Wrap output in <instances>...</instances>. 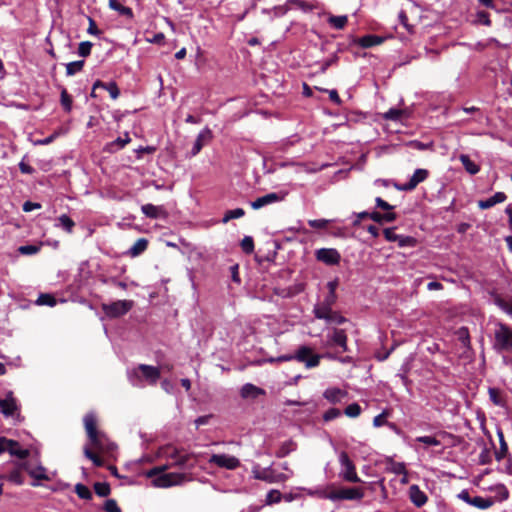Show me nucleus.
Returning <instances> with one entry per match:
<instances>
[{
	"label": "nucleus",
	"instance_id": "f257e3e1",
	"mask_svg": "<svg viewBox=\"0 0 512 512\" xmlns=\"http://www.w3.org/2000/svg\"><path fill=\"white\" fill-rule=\"evenodd\" d=\"M84 428L90 446L101 453H112L117 445L107 435L97 429V417L95 413L89 412L83 418Z\"/></svg>",
	"mask_w": 512,
	"mask_h": 512
},
{
	"label": "nucleus",
	"instance_id": "f03ea898",
	"mask_svg": "<svg viewBox=\"0 0 512 512\" xmlns=\"http://www.w3.org/2000/svg\"><path fill=\"white\" fill-rule=\"evenodd\" d=\"M160 369L147 364H139L127 371L129 382L134 387H143L145 380L149 385H156L160 379Z\"/></svg>",
	"mask_w": 512,
	"mask_h": 512
},
{
	"label": "nucleus",
	"instance_id": "7ed1b4c3",
	"mask_svg": "<svg viewBox=\"0 0 512 512\" xmlns=\"http://www.w3.org/2000/svg\"><path fill=\"white\" fill-rule=\"evenodd\" d=\"M494 350L512 351V328L505 323L497 322L494 330Z\"/></svg>",
	"mask_w": 512,
	"mask_h": 512
},
{
	"label": "nucleus",
	"instance_id": "20e7f679",
	"mask_svg": "<svg viewBox=\"0 0 512 512\" xmlns=\"http://www.w3.org/2000/svg\"><path fill=\"white\" fill-rule=\"evenodd\" d=\"M253 477L270 484L283 483L290 478V475L277 471L273 466L261 468L256 464L252 468Z\"/></svg>",
	"mask_w": 512,
	"mask_h": 512
},
{
	"label": "nucleus",
	"instance_id": "39448f33",
	"mask_svg": "<svg viewBox=\"0 0 512 512\" xmlns=\"http://www.w3.org/2000/svg\"><path fill=\"white\" fill-rule=\"evenodd\" d=\"M134 306L132 300H117L112 303L102 304L101 308L109 318H118L127 314Z\"/></svg>",
	"mask_w": 512,
	"mask_h": 512
},
{
	"label": "nucleus",
	"instance_id": "423d86ee",
	"mask_svg": "<svg viewBox=\"0 0 512 512\" xmlns=\"http://www.w3.org/2000/svg\"><path fill=\"white\" fill-rule=\"evenodd\" d=\"M339 462L341 465V471L339 473V476L344 481L351 483L361 482V479L357 475L356 467L346 452H341V454L339 455Z\"/></svg>",
	"mask_w": 512,
	"mask_h": 512
},
{
	"label": "nucleus",
	"instance_id": "0eeeda50",
	"mask_svg": "<svg viewBox=\"0 0 512 512\" xmlns=\"http://www.w3.org/2000/svg\"><path fill=\"white\" fill-rule=\"evenodd\" d=\"M159 454L161 457L172 460V462L168 464L170 467H184L190 459V455L181 454L180 451L172 445L162 447Z\"/></svg>",
	"mask_w": 512,
	"mask_h": 512
},
{
	"label": "nucleus",
	"instance_id": "6e6552de",
	"mask_svg": "<svg viewBox=\"0 0 512 512\" xmlns=\"http://www.w3.org/2000/svg\"><path fill=\"white\" fill-rule=\"evenodd\" d=\"M326 346L334 347L338 346L341 352L348 351V337L344 329L332 328L326 335Z\"/></svg>",
	"mask_w": 512,
	"mask_h": 512
},
{
	"label": "nucleus",
	"instance_id": "1a4fd4ad",
	"mask_svg": "<svg viewBox=\"0 0 512 512\" xmlns=\"http://www.w3.org/2000/svg\"><path fill=\"white\" fill-rule=\"evenodd\" d=\"M293 357H295V360L298 362L304 363L306 368L317 367L321 359L320 355L313 354L312 349L306 345L300 346L295 354H293Z\"/></svg>",
	"mask_w": 512,
	"mask_h": 512
},
{
	"label": "nucleus",
	"instance_id": "9d476101",
	"mask_svg": "<svg viewBox=\"0 0 512 512\" xmlns=\"http://www.w3.org/2000/svg\"><path fill=\"white\" fill-rule=\"evenodd\" d=\"M326 497L332 501L360 500L364 497V491L362 488L358 487L341 488L337 491L329 493Z\"/></svg>",
	"mask_w": 512,
	"mask_h": 512
},
{
	"label": "nucleus",
	"instance_id": "9b49d317",
	"mask_svg": "<svg viewBox=\"0 0 512 512\" xmlns=\"http://www.w3.org/2000/svg\"><path fill=\"white\" fill-rule=\"evenodd\" d=\"M395 227L385 228L383 231V235L385 239L389 242H397L398 247H415L417 245V240L412 236L400 235L395 232Z\"/></svg>",
	"mask_w": 512,
	"mask_h": 512
},
{
	"label": "nucleus",
	"instance_id": "f8f14e48",
	"mask_svg": "<svg viewBox=\"0 0 512 512\" xmlns=\"http://www.w3.org/2000/svg\"><path fill=\"white\" fill-rule=\"evenodd\" d=\"M428 175V170L418 168L414 171L408 182L404 184L393 183V186L399 191H412L418 186V184L425 181Z\"/></svg>",
	"mask_w": 512,
	"mask_h": 512
},
{
	"label": "nucleus",
	"instance_id": "ddd939ff",
	"mask_svg": "<svg viewBox=\"0 0 512 512\" xmlns=\"http://www.w3.org/2000/svg\"><path fill=\"white\" fill-rule=\"evenodd\" d=\"M208 463L228 470H235L240 466V460L237 457L228 454H213L209 458Z\"/></svg>",
	"mask_w": 512,
	"mask_h": 512
},
{
	"label": "nucleus",
	"instance_id": "4468645a",
	"mask_svg": "<svg viewBox=\"0 0 512 512\" xmlns=\"http://www.w3.org/2000/svg\"><path fill=\"white\" fill-rule=\"evenodd\" d=\"M315 258L329 266L338 265L341 261V254L335 248H320L315 251Z\"/></svg>",
	"mask_w": 512,
	"mask_h": 512
},
{
	"label": "nucleus",
	"instance_id": "2eb2a0df",
	"mask_svg": "<svg viewBox=\"0 0 512 512\" xmlns=\"http://www.w3.org/2000/svg\"><path fill=\"white\" fill-rule=\"evenodd\" d=\"M0 410L5 417H14L19 411V405L13 392L9 391L3 400H0Z\"/></svg>",
	"mask_w": 512,
	"mask_h": 512
},
{
	"label": "nucleus",
	"instance_id": "dca6fc26",
	"mask_svg": "<svg viewBox=\"0 0 512 512\" xmlns=\"http://www.w3.org/2000/svg\"><path fill=\"white\" fill-rule=\"evenodd\" d=\"M185 476L181 473H166L162 474L154 480V484L157 487H170L182 483Z\"/></svg>",
	"mask_w": 512,
	"mask_h": 512
},
{
	"label": "nucleus",
	"instance_id": "f3484780",
	"mask_svg": "<svg viewBox=\"0 0 512 512\" xmlns=\"http://www.w3.org/2000/svg\"><path fill=\"white\" fill-rule=\"evenodd\" d=\"M284 197H285L284 193H276V192L268 193L264 196L257 198L256 200L252 201L251 207L254 210H257L264 206H267V205H270V204H273L276 202H280L284 199Z\"/></svg>",
	"mask_w": 512,
	"mask_h": 512
},
{
	"label": "nucleus",
	"instance_id": "a211bd4d",
	"mask_svg": "<svg viewBox=\"0 0 512 512\" xmlns=\"http://www.w3.org/2000/svg\"><path fill=\"white\" fill-rule=\"evenodd\" d=\"M212 131L210 128L205 127L202 129L199 134L197 135V138L193 144V147L191 149V156H196L204 145L209 143L212 140Z\"/></svg>",
	"mask_w": 512,
	"mask_h": 512
},
{
	"label": "nucleus",
	"instance_id": "6ab92c4d",
	"mask_svg": "<svg viewBox=\"0 0 512 512\" xmlns=\"http://www.w3.org/2000/svg\"><path fill=\"white\" fill-rule=\"evenodd\" d=\"M266 394V391L252 383L244 384L240 389V396L243 399H256Z\"/></svg>",
	"mask_w": 512,
	"mask_h": 512
},
{
	"label": "nucleus",
	"instance_id": "aec40b11",
	"mask_svg": "<svg viewBox=\"0 0 512 512\" xmlns=\"http://www.w3.org/2000/svg\"><path fill=\"white\" fill-rule=\"evenodd\" d=\"M346 396L347 391L337 387L327 388L323 393V397L331 404L340 403Z\"/></svg>",
	"mask_w": 512,
	"mask_h": 512
},
{
	"label": "nucleus",
	"instance_id": "412c9836",
	"mask_svg": "<svg viewBox=\"0 0 512 512\" xmlns=\"http://www.w3.org/2000/svg\"><path fill=\"white\" fill-rule=\"evenodd\" d=\"M409 498L411 502L417 507L423 506L428 499L426 494L418 487V485L410 486Z\"/></svg>",
	"mask_w": 512,
	"mask_h": 512
},
{
	"label": "nucleus",
	"instance_id": "4be33fe9",
	"mask_svg": "<svg viewBox=\"0 0 512 512\" xmlns=\"http://www.w3.org/2000/svg\"><path fill=\"white\" fill-rule=\"evenodd\" d=\"M506 199L507 195L504 192H496L488 199L478 201V207L480 209H489L498 203L504 202Z\"/></svg>",
	"mask_w": 512,
	"mask_h": 512
},
{
	"label": "nucleus",
	"instance_id": "5701e85b",
	"mask_svg": "<svg viewBox=\"0 0 512 512\" xmlns=\"http://www.w3.org/2000/svg\"><path fill=\"white\" fill-rule=\"evenodd\" d=\"M383 42V38L377 35H365L361 38L354 40V43L359 45L362 48H370L376 45H379Z\"/></svg>",
	"mask_w": 512,
	"mask_h": 512
},
{
	"label": "nucleus",
	"instance_id": "b1692460",
	"mask_svg": "<svg viewBox=\"0 0 512 512\" xmlns=\"http://www.w3.org/2000/svg\"><path fill=\"white\" fill-rule=\"evenodd\" d=\"M98 88H102L106 91L109 92L110 96L112 99H117L120 95V90L118 88V85L116 82L114 81H111L109 83H104L100 80H97L95 83H94V90L98 89Z\"/></svg>",
	"mask_w": 512,
	"mask_h": 512
},
{
	"label": "nucleus",
	"instance_id": "393cba45",
	"mask_svg": "<svg viewBox=\"0 0 512 512\" xmlns=\"http://www.w3.org/2000/svg\"><path fill=\"white\" fill-rule=\"evenodd\" d=\"M332 311V306L324 304L323 302L316 304L313 308L315 318L325 321L332 313Z\"/></svg>",
	"mask_w": 512,
	"mask_h": 512
},
{
	"label": "nucleus",
	"instance_id": "a878e982",
	"mask_svg": "<svg viewBox=\"0 0 512 512\" xmlns=\"http://www.w3.org/2000/svg\"><path fill=\"white\" fill-rule=\"evenodd\" d=\"M297 444L293 440H287L283 442L275 453L277 458H284L291 452L295 451Z\"/></svg>",
	"mask_w": 512,
	"mask_h": 512
},
{
	"label": "nucleus",
	"instance_id": "bb28decb",
	"mask_svg": "<svg viewBox=\"0 0 512 512\" xmlns=\"http://www.w3.org/2000/svg\"><path fill=\"white\" fill-rule=\"evenodd\" d=\"M459 160L469 174L475 175L480 171L479 165L472 161L468 155L461 154Z\"/></svg>",
	"mask_w": 512,
	"mask_h": 512
},
{
	"label": "nucleus",
	"instance_id": "cd10ccee",
	"mask_svg": "<svg viewBox=\"0 0 512 512\" xmlns=\"http://www.w3.org/2000/svg\"><path fill=\"white\" fill-rule=\"evenodd\" d=\"M148 246V241L145 238H139L128 250V254L132 257L139 256L142 254Z\"/></svg>",
	"mask_w": 512,
	"mask_h": 512
},
{
	"label": "nucleus",
	"instance_id": "c85d7f7f",
	"mask_svg": "<svg viewBox=\"0 0 512 512\" xmlns=\"http://www.w3.org/2000/svg\"><path fill=\"white\" fill-rule=\"evenodd\" d=\"M370 218L377 223H389L396 220L397 216L394 212L387 211L386 213L372 212Z\"/></svg>",
	"mask_w": 512,
	"mask_h": 512
},
{
	"label": "nucleus",
	"instance_id": "c756f323",
	"mask_svg": "<svg viewBox=\"0 0 512 512\" xmlns=\"http://www.w3.org/2000/svg\"><path fill=\"white\" fill-rule=\"evenodd\" d=\"M141 211L146 217L151 218V219H157L161 215L162 208L148 203V204L142 205Z\"/></svg>",
	"mask_w": 512,
	"mask_h": 512
},
{
	"label": "nucleus",
	"instance_id": "7c9ffc66",
	"mask_svg": "<svg viewBox=\"0 0 512 512\" xmlns=\"http://www.w3.org/2000/svg\"><path fill=\"white\" fill-rule=\"evenodd\" d=\"M494 504V500L491 497H481V496H475L472 499L471 506H474L478 509L485 510L490 508Z\"/></svg>",
	"mask_w": 512,
	"mask_h": 512
},
{
	"label": "nucleus",
	"instance_id": "2f4dec72",
	"mask_svg": "<svg viewBox=\"0 0 512 512\" xmlns=\"http://www.w3.org/2000/svg\"><path fill=\"white\" fill-rule=\"evenodd\" d=\"M109 7L115 11H118L123 16H127L128 18L133 17L132 9L122 5L118 0H109Z\"/></svg>",
	"mask_w": 512,
	"mask_h": 512
},
{
	"label": "nucleus",
	"instance_id": "473e14b6",
	"mask_svg": "<svg viewBox=\"0 0 512 512\" xmlns=\"http://www.w3.org/2000/svg\"><path fill=\"white\" fill-rule=\"evenodd\" d=\"M498 437H499V444H500V447H499V450H497L495 452V458L497 461H501L504 459V457L506 456V454L508 453V445L504 439V435H503V432L502 431H498Z\"/></svg>",
	"mask_w": 512,
	"mask_h": 512
},
{
	"label": "nucleus",
	"instance_id": "72a5a7b5",
	"mask_svg": "<svg viewBox=\"0 0 512 512\" xmlns=\"http://www.w3.org/2000/svg\"><path fill=\"white\" fill-rule=\"evenodd\" d=\"M348 22V17L346 15L340 16H330L328 18V23L335 29L341 30L343 29Z\"/></svg>",
	"mask_w": 512,
	"mask_h": 512
},
{
	"label": "nucleus",
	"instance_id": "f704fd0d",
	"mask_svg": "<svg viewBox=\"0 0 512 512\" xmlns=\"http://www.w3.org/2000/svg\"><path fill=\"white\" fill-rule=\"evenodd\" d=\"M494 303L506 314L512 317V298L507 301L500 296L494 298Z\"/></svg>",
	"mask_w": 512,
	"mask_h": 512
},
{
	"label": "nucleus",
	"instance_id": "c9c22d12",
	"mask_svg": "<svg viewBox=\"0 0 512 512\" xmlns=\"http://www.w3.org/2000/svg\"><path fill=\"white\" fill-rule=\"evenodd\" d=\"M58 224L56 226L61 227L63 230H65L68 233H71L75 222L67 215L63 214L58 218Z\"/></svg>",
	"mask_w": 512,
	"mask_h": 512
},
{
	"label": "nucleus",
	"instance_id": "e433bc0d",
	"mask_svg": "<svg viewBox=\"0 0 512 512\" xmlns=\"http://www.w3.org/2000/svg\"><path fill=\"white\" fill-rule=\"evenodd\" d=\"M60 103H61L63 109L66 112H68V113L71 112L72 104H73V99H72L71 95L67 92V90L65 88H63L61 90Z\"/></svg>",
	"mask_w": 512,
	"mask_h": 512
},
{
	"label": "nucleus",
	"instance_id": "4c0bfd02",
	"mask_svg": "<svg viewBox=\"0 0 512 512\" xmlns=\"http://www.w3.org/2000/svg\"><path fill=\"white\" fill-rule=\"evenodd\" d=\"M85 457H87L89 460L93 462V464L97 467L103 466V460L92 451L91 447L89 445H86L83 449Z\"/></svg>",
	"mask_w": 512,
	"mask_h": 512
},
{
	"label": "nucleus",
	"instance_id": "58836bf2",
	"mask_svg": "<svg viewBox=\"0 0 512 512\" xmlns=\"http://www.w3.org/2000/svg\"><path fill=\"white\" fill-rule=\"evenodd\" d=\"M27 471L28 474L36 480H49V477L46 474V469L41 465L34 469H27Z\"/></svg>",
	"mask_w": 512,
	"mask_h": 512
},
{
	"label": "nucleus",
	"instance_id": "ea45409f",
	"mask_svg": "<svg viewBox=\"0 0 512 512\" xmlns=\"http://www.w3.org/2000/svg\"><path fill=\"white\" fill-rule=\"evenodd\" d=\"M84 67V61L78 60L73 61L68 64H66V74L67 76H73L76 73L80 72Z\"/></svg>",
	"mask_w": 512,
	"mask_h": 512
},
{
	"label": "nucleus",
	"instance_id": "a19ab883",
	"mask_svg": "<svg viewBox=\"0 0 512 512\" xmlns=\"http://www.w3.org/2000/svg\"><path fill=\"white\" fill-rule=\"evenodd\" d=\"M7 452H9L12 456H16L20 459H25L29 455V451L27 449H22L17 441L16 445H11Z\"/></svg>",
	"mask_w": 512,
	"mask_h": 512
},
{
	"label": "nucleus",
	"instance_id": "79ce46f5",
	"mask_svg": "<svg viewBox=\"0 0 512 512\" xmlns=\"http://www.w3.org/2000/svg\"><path fill=\"white\" fill-rule=\"evenodd\" d=\"M95 493L100 497H107L110 494V485L107 482H96L94 484Z\"/></svg>",
	"mask_w": 512,
	"mask_h": 512
},
{
	"label": "nucleus",
	"instance_id": "37998d69",
	"mask_svg": "<svg viewBox=\"0 0 512 512\" xmlns=\"http://www.w3.org/2000/svg\"><path fill=\"white\" fill-rule=\"evenodd\" d=\"M361 412L362 409L360 405L356 402L349 404L344 410V414L350 418H357L361 414Z\"/></svg>",
	"mask_w": 512,
	"mask_h": 512
},
{
	"label": "nucleus",
	"instance_id": "c03bdc74",
	"mask_svg": "<svg viewBox=\"0 0 512 512\" xmlns=\"http://www.w3.org/2000/svg\"><path fill=\"white\" fill-rule=\"evenodd\" d=\"M7 480L16 485H22L24 483V477L19 468H15L14 470H12L8 474Z\"/></svg>",
	"mask_w": 512,
	"mask_h": 512
},
{
	"label": "nucleus",
	"instance_id": "a18cd8bd",
	"mask_svg": "<svg viewBox=\"0 0 512 512\" xmlns=\"http://www.w3.org/2000/svg\"><path fill=\"white\" fill-rule=\"evenodd\" d=\"M245 214V211L242 209V208H236V209H233V210H228L223 219H222V222L223 223H227L229 222L230 220L232 219H238V218H241L242 216H244Z\"/></svg>",
	"mask_w": 512,
	"mask_h": 512
},
{
	"label": "nucleus",
	"instance_id": "49530a36",
	"mask_svg": "<svg viewBox=\"0 0 512 512\" xmlns=\"http://www.w3.org/2000/svg\"><path fill=\"white\" fill-rule=\"evenodd\" d=\"M281 500H282L281 492L279 490L272 489L267 493L265 503L267 505H272V504L279 503Z\"/></svg>",
	"mask_w": 512,
	"mask_h": 512
},
{
	"label": "nucleus",
	"instance_id": "de8ad7c7",
	"mask_svg": "<svg viewBox=\"0 0 512 512\" xmlns=\"http://www.w3.org/2000/svg\"><path fill=\"white\" fill-rule=\"evenodd\" d=\"M75 492L78 495V497L81 499L90 500L92 498L91 491L84 484H81V483L76 484Z\"/></svg>",
	"mask_w": 512,
	"mask_h": 512
},
{
	"label": "nucleus",
	"instance_id": "09e8293b",
	"mask_svg": "<svg viewBox=\"0 0 512 512\" xmlns=\"http://www.w3.org/2000/svg\"><path fill=\"white\" fill-rule=\"evenodd\" d=\"M130 141H131V138L129 137V134L125 133V137L124 138L118 137L116 140H114L113 142H111L109 144L110 151H114V147H116L117 149H122L128 143H130Z\"/></svg>",
	"mask_w": 512,
	"mask_h": 512
},
{
	"label": "nucleus",
	"instance_id": "8fccbe9b",
	"mask_svg": "<svg viewBox=\"0 0 512 512\" xmlns=\"http://www.w3.org/2000/svg\"><path fill=\"white\" fill-rule=\"evenodd\" d=\"M36 303L38 305H47L53 307L54 305H56V299L51 294L42 293L39 295L38 299L36 300Z\"/></svg>",
	"mask_w": 512,
	"mask_h": 512
},
{
	"label": "nucleus",
	"instance_id": "3c124183",
	"mask_svg": "<svg viewBox=\"0 0 512 512\" xmlns=\"http://www.w3.org/2000/svg\"><path fill=\"white\" fill-rule=\"evenodd\" d=\"M458 340L462 343V345L466 348L470 347V336L468 328L461 327L457 331Z\"/></svg>",
	"mask_w": 512,
	"mask_h": 512
},
{
	"label": "nucleus",
	"instance_id": "603ef678",
	"mask_svg": "<svg viewBox=\"0 0 512 512\" xmlns=\"http://www.w3.org/2000/svg\"><path fill=\"white\" fill-rule=\"evenodd\" d=\"M328 324L341 325L347 322V318L342 316L338 311H332L329 317L326 319Z\"/></svg>",
	"mask_w": 512,
	"mask_h": 512
},
{
	"label": "nucleus",
	"instance_id": "864d4df0",
	"mask_svg": "<svg viewBox=\"0 0 512 512\" xmlns=\"http://www.w3.org/2000/svg\"><path fill=\"white\" fill-rule=\"evenodd\" d=\"M241 249L246 254H251L254 251V240L251 236H245L241 243H240Z\"/></svg>",
	"mask_w": 512,
	"mask_h": 512
},
{
	"label": "nucleus",
	"instance_id": "5fc2aeb1",
	"mask_svg": "<svg viewBox=\"0 0 512 512\" xmlns=\"http://www.w3.org/2000/svg\"><path fill=\"white\" fill-rule=\"evenodd\" d=\"M67 132V129H63V128H60L56 131H54L51 135H49L48 137L42 139V140H38L37 143L40 144V145H48L50 143H52L56 138H58L60 135H63Z\"/></svg>",
	"mask_w": 512,
	"mask_h": 512
},
{
	"label": "nucleus",
	"instance_id": "6e6d98bb",
	"mask_svg": "<svg viewBox=\"0 0 512 512\" xmlns=\"http://www.w3.org/2000/svg\"><path fill=\"white\" fill-rule=\"evenodd\" d=\"M93 44L90 41H83L79 44L78 54L81 57H87L91 54Z\"/></svg>",
	"mask_w": 512,
	"mask_h": 512
},
{
	"label": "nucleus",
	"instance_id": "4d7b16f0",
	"mask_svg": "<svg viewBox=\"0 0 512 512\" xmlns=\"http://www.w3.org/2000/svg\"><path fill=\"white\" fill-rule=\"evenodd\" d=\"M18 251L22 255H34L40 251V246L37 245H23L18 248Z\"/></svg>",
	"mask_w": 512,
	"mask_h": 512
},
{
	"label": "nucleus",
	"instance_id": "13d9d810",
	"mask_svg": "<svg viewBox=\"0 0 512 512\" xmlns=\"http://www.w3.org/2000/svg\"><path fill=\"white\" fill-rule=\"evenodd\" d=\"M339 58L337 53H334L331 57H329L327 60L323 61L320 65V72L325 73L326 70L332 66L335 65L338 62Z\"/></svg>",
	"mask_w": 512,
	"mask_h": 512
},
{
	"label": "nucleus",
	"instance_id": "bf43d9fd",
	"mask_svg": "<svg viewBox=\"0 0 512 512\" xmlns=\"http://www.w3.org/2000/svg\"><path fill=\"white\" fill-rule=\"evenodd\" d=\"M417 442L423 443L428 446H439L440 441L433 436H419L416 438Z\"/></svg>",
	"mask_w": 512,
	"mask_h": 512
},
{
	"label": "nucleus",
	"instance_id": "052dcab7",
	"mask_svg": "<svg viewBox=\"0 0 512 512\" xmlns=\"http://www.w3.org/2000/svg\"><path fill=\"white\" fill-rule=\"evenodd\" d=\"M489 398L490 400L495 404V405H498V406H503V401L500 397V392L498 389L496 388H489Z\"/></svg>",
	"mask_w": 512,
	"mask_h": 512
},
{
	"label": "nucleus",
	"instance_id": "680f3d73",
	"mask_svg": "<svg viewBox=\"0 0 512 512\" xmlns=\"http://www.w3.org/2000/svg\"><path fill=\"white\" fill-rule=\"evenodd\" d=\"M408 371L409 370L406 366H402V368L400 369V372L397 374V377L400 378L402 384L406 387L407 390L410 389V385H411V380H409L407 377Z\"/></svg>",
	"mask_w": 512,
	"mask_h": 512
},
{
	"label": "nucleus",
	"instance_id": "e2e57ef3",
	"mask_svg": "<svg viewBox=\"0 0 512 512\" xmlns=\"http://www.w3.org/2000/svg\"><path fill=\"white\" fill-rule=\"evenodd\" d=\"M389 470L396 475H401L407 469L403 462H392L389 466Z\"/></svg>",
	"mask_w": 512,
	"mask_h": 512
},
{
	"label": "nucleus",
	"instance_id": "0e129e2a",
	"mask_svg": "<svg viewBox=\"0 0 512 512\" xmlns=\"http://www.w3.org/2000/svg\"><path fill=\"white\" fill-rule=\"evenodd\" d=\"M341 415V411L338 408H329L324 414V421H331L338 418Z\"/></svg>",
	"mask_w": 512,
	"mask_h": 512
},
{
	"label": "nucleus",
	"instance_id": "69168bd1",
	"mask_svg": "<svg viewBox=\"0 0 512 512\" xmlns=\"http://www.w3.org/2000/svg\"><path fill=\"white\" fill-rule=\"evenodd\" d=\"M328 223H329V221L326 219H314V220L308 221V225L311 228H315V229H324L327 227Z\"/></svg>",
	"mask_w": 512,
	"mask_h": 512
},
{
	"label": "nucleus",
	"instance_id": "338daca9",
	"mask_svg": "<svg viewBox=\"0 0 512 512\" xmlns=\"http://www.w3.org/2000/svg\"><path fill=\"white\" fill-rule=\"evenodd\" d=\"M11 445H16V441L7 439L6 437H0V454L6 452Z\"/></svg>",
	"mask_w": 512,
	"mask_h": 512
},
{
	"label": "nucleus",
	"instance_id": "774afa93",
	"mask_svg": "<svg viewBox=\"0 0 512 512\" xmlns=\"http://www.w3.org/2000/svg\"><path fill=\"white\" fill-rule=\"evenodd\" d=\"M106 512H121L117 502L113 499H108L104 504Z\"/></svg>",
	"mask_w": 512,
	"mask_h": 512
}]
</instances>
